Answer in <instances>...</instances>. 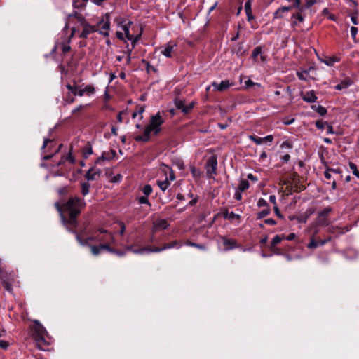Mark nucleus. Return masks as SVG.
Instances as JSON below:
<instances>
[{"label": "nucleus", "instance_id": "nucleus-23", "mask_svg": "<svg viewBox=\"0 0 359 359\" xmlns=\"http://www.w3.org/2000/svg\"><path fill=\"white\" fill-rule=\"evenodd\" d=\"M358 10L357 7L351 8L348 15L351 17V22L354 25L358 24Z\"/></svg>", "mask_w": 359, "mask_h": 359}, {"label": "nucleus", "instance_id": "nucleus-21", "mask_svg": "<svg viewBox=\"0 0 359 359\" xmlns=\"http://www.w3.org/2000/svg\"><path fill=\"white\" fill-rule=\"evenodd\" d=\"M292 6H282L275 11L273 13L274 18H282L284 13L290 11Z\"/></svg>", "mask_w": 359, "mask_h": 359}, {"label": "nucleus", "instance_id": "nucleus-34", "mask_svg": "<svg viewBox=\"0 0 359 359\" xmlns=\"http://www.w3.org/2000/svg\"><path fill=\"white\" fill-rule=\"evenodd\" d=\"M250 187V184L246 180H241L238 186V189L241 191H244L248 189Z\"/></svg>", "mask_w": 359, "mask_h": 359}, {"label": "nucleus", "instance_id": "nucleus-55", "mask_svg": "<svg viewBox=\"0 0 359 359\" xmlns=\"http://www.w3.org/2000/svg\"><path fill=\"white\" fill-rule=\"evenodd\" d=\"M245 85L246 88H250V87H252V86H257L258 87L260 86L259 83H255L251 79H248V81H246L245 82Z\"/></svg>", "mask_w": 359, "mask_h": 359}, {"label": "nucleus", "instance_id": "nucleus-12", "mask_svg": "<svg viewBox=\"0 0 359 359\" xmlns=\"http://www.w3.org/2000/svg\"><path fill=\"white\" fill-rule=\"evenodd\" d=\"M66 88L74 96L78 95L82 97L84 95V91L83 89H79V87L77 85L67 84Z\"/></svg>", "mask_w": 359, "mask_h": 359}, {"label": "nucleus", "instance_id": "nucleus-58", "mask_svg": "<svg viewBox=\"0 0 359 359\" xmlns=\"http://www.w3.org/2000/svg\"><path fill=\"white\" fill-rule=\"evenodd\" d=\"M358 28L355 27H351V37L353 38V40L355 39V37H356V35L358 34Z\"/></svg>", "mask_w": 359, "mask_h": 359}, {"label": "nucleus", "instance_id": "nucleus-39", "mask_svg": "<svg viewBox=\"0 0 359 359\" xmlns=\"http://www.w3.org/2000/svg\"><path fill=\"white\" fill-rule=\"evenodd\" d=\"M270 212H271V210L269 208H266L264 209L263 210H262L261 212H259L257 214V219H260L262 218H264V217L269 215Z\"/></svg>", "mask_w": 359, "mask_h": 359}, {"label": "nucleus", "instance_id": "nucleus-56", "mask_svg": "<svg viewBox=\"0 0 359 359\" xmlns=\"http://www.w3.org/2000/svg\"><path fill=\"white\" fill-rule=\"evenodd\" d=\"M280 148L283 149V148H287V149H292V144L291 142L290 141H284L281 144H280Z\"/></svg>", "mask_w": 359, "mask_h": 359}, {"label": "nucleus", "instance_id": "nucleus-43", "mask_svg": "<svg viewBox=\"0 0 359 359\" xmlns=\"http://www.w3.org/2000/svg\"><path fill=\"white\" fill-rule=\"evenodd\" d=\"M147 249L146 252H160L163 250H165V248H164V245L163 247H155V248H151V247H147Z\"/></svg>", "mask_w": 359, "mask_h": 359}, {"label": "nucleus", "instance_id": "nucleus-5", "mask_svg": "<svg viewBox=\"0 0 359 359\" xmlns=\"http://www.w3.org/2000/svg\"><path fill=\"white\" fill-rule=\"evenodd\" d=\"M217 161L215 156H210L206 162L205 170L208 178L215 179L214 175L217 173Z\"/></svg>", "mask_w": 359, "mask_h": 359}, {"label": "nucleus", "instance_id": "nucleus-51", "mask_svg": "<svg viewBox=\"0 0 359 359\" xmlns=\"http://www.w3.org/2000/svg\"><path fill=\"white\" fill-rule=\"evenodd\" d=\"M148 196H141L140 198H138V201L140 204H147L149 206H151V203H149L148 198H147Z\"/></svg>", "mask_w": 359, "mask_h": 359}, {"label": "nucleus", "instance_id": "nucleus-49", "mask_svg": "<svg viewBox=\"0 0 359 359\" xmlns=\"http://www.w3.org/2000/svg\"><path fill=\"white\" fill-rule=\"evenodd\" d=\"M292 19H296L299 22H302L304 20V16L302 15L301 13H297L292 15Z\"/></svg>", "mask_w": 359, "mask_h": 359}, {"label": "nucleus", "instance_id": "nucleus-4", "mask_svg": "<svg viewBox=\"0 0 359 359\" xmlns=\"http://www.w3.org/2000/svg\"><path fill=\"white\" fill-rule=\"evenodd\" d=\"M116 21L118 22V24H122L121 27L122 29L124 31L127 39L131 41L133 48H135L137 42L139 41L141 36V34H139L137 36H134L130 34L129 28L130 25L132 24L131 21H128L127 23H123L125 21L121 18L116 20Z\"/></svg>", "mask_w": 359, "mask_h": 359}, {"label": "nucleus", "instance_id": "nucleus-35", "mask_svg": "<svg viewBox=\"0 0 359 359\" xmlns=\"http://www.w3.org/2000/svg\"><path fill=\"white\" fill-rule=\"evenodd\" d=\"M181 246L182 245L177 241H173L170 243L164 244V248H165V250L170 249L172 248H180Z\"/></svg>", "mask_w": 359, "mask_h": 359}, {"label": "nucleus", "instance_id": "nucleus-10", "mask_svg": "<svg viewBox=\"0 0 359 359\" xmlns=\"http://www.w3.org/2000/svg\"><path fill=\"white\" fill-rule=\"evenodd\" d=\"M221 239L225 251L233 250L238 246L235 239H229L225 236H222Z\"/></svg>", "mask_w": 359, "mask_h": 359}, {"label": "nucleus", "instance_id": "nucleus-22", "mask_svg": "<svg viewBox=\"0 0 359 359\" xmlns=\"http://www.w3.org/2000/svg\"><path fill=\"white\" fill-rule=\"evenodd\" d=\"M147 248H137L135 245H128L126 248V252H132L134 254H143L146 252Z\"/></svg>", "mask_w": 359, "mask_h": 359}, {"label": "nucleus", "instance_id": "nucleus-17", "mask_svg": "<svg viewBox=\"0 0 359 359\" xmlns=\"http://www.w3.org/2000/svg\"><path fill=\"white\" fill-rule=\"evenodd\" d=\"M285 239V236L276 235L272 240L270 244V249L272 252L278 253L276 251H278V248L276 247V245L281 242L282 240Z\"/></svg>", "mask_w": 359, "mask_h": 359}, {"label": "nucleus", "instance_id": "nucleus-47", "mask_svg": "<svg viewBox=\"0 0 359 359\" xmlns=\"http://www.w3.org/2000/svg\"><path fill=\"white\" fill-rule=\"evenodd\" d=\"M327 123L326 121H321V120H319V121H317L316 122V126L318 128V129H324L325 127L327 128Z\"/></svg>", "mask_w": 359, "mask_h": 359}, {"label": "nucleus", "instance_id": "nucleus-64", "mask_svg": "<svg viewBox=\"0 0 359 359\" xmlns=\"http://www.w3.org/2000/svg\"><path fill=\"white\" fill-rule=\"evenodd\" d=\"M317 2L315 0H307L305 4V6L307 8H309L314 4H316Z\"/></svg>", "mask_w": 359, "mask_h": 359}, {"label": "nucleus", "instance_id": "nucleus-52", "mask_svg": "<svg viewBox=\"0 0 359 359\" xmlns=\"http://www.w3.org/2000/svg\"><path fill=\"white\" fill-rule=\"evenodd\" d=\"M318 246V241H316L314 238H311L310 242L307 245V247L311 249L316 248Z\"/></svg>", "mask_w": 359, "mask_h": 359}, {"label": "nucleus", "instance_id": "nucleus-60", "mask_svg": "<svg viewBox=\"0 0 359 359\" xmlns=\"http://www.w3.org/2000/svg\"><path fill=\"white\" fill-rule=\"evenodd\" d=\"M307 74H308V72L306 71H304V72H297V75L298 78L300 80L305 81V80H306V78L305 77V75Z\"/></svg>", "mask_w": 359, "mask_h": 359}, {"label": "nucleus", "instance_id": "nucleus-2", "mask_svg": "<svg viewBox=\"0 0 359 359\" xmlns=\"http://www.w3.org/2000/svg\"><path fill=\"white\" fill-rule=\"evenodd\" d=\"M163 119L160 112L152 116L150 118L149 123L144 130L143 135H137L134 139L136 142H147L150 140L151 134L158 135L161 130V125L163 123Z\"/></svg>", "mask_w": 359, "mask_h": 359}, {"label": "nucleus", "instance_id": "nucleus-54", "mask_svg": "<svg viewBox=\"0 0 359 359\" xmlns=\"http://www.w3.org/2000/svg\"><path fill=\"white\" fill-rule=\"evenodd\" d=\"M5 290L8 292H11L13 290L11 281H6L5 283H2Z\"/></svg>", "mask_w": 359, "mask_h": 359}, {"label": "nucleus", "instance_id": "nucleus-42", "mask_svg": "<svg viewBox=\"0 0 359 359\" xmlns=\"http://www.w3.org/2000/svg\"><path fill=\"white\" fill-rule=\"evenodd\" d=\"M249 139L253 141L257 144H261L264 142V139H262V137H259L254 135H250Z\"/></svg>", "mask_w": 359, "mask_h": 359}, {"label": "nucleus", "instance_id": "nucleus-61", "mask_svg": "<svg viewBox=\"0 0 359 359\" xmlns=\"http://www.w3.org/2000/svg\"><path fill=\"white\" fill-rule=\"evenodd\" d=\"M53 140L50 139V138H48V137H45L44 140H43V144L42 145V147H41V149H44L46 146L49 144V143H51L53 142Z\"/></svg>", "mask_w": 359, "mask_h": 359}, {"label": "nucleus", "instance_id": "nucleus-1", "mask_svg": "<svg viewBox=\"0 0 359 359\" xmlns=\"http://www.w3.org/2000/svg\"><path fill=\"white\" fill-rule=\"evenodd\" d=\"M86 203L84 200L78 196L70 197L62 205L58 203L55 204L57 211L60 212L62 224L69 232H74L72 228L77 226V217L81 214L82 209L86 207Z\"/></svg>", "mask_w": 359, "mask_h": 359}, {"label": "nucleus", "instance_id": "nucleus-27", "mask_svg": "<svg viewBox=\"0 0 359 359\" xmlns=\"http://www.w3.org/2000/svg\"><path fill=\"white\" fill-rule=\"evenodd\" d=\"M339 57L337 56L333 57H327L325 60H323L322 62L326 64L327 66H333L335 62H338L339 61Z\"/></svg>", "mask_w": 359, "mask_h": 359}, {"label": "nucleus", "instance_id": "nucleus-57", "mask_svg": "<svg viewBox=\"0 0 359 359\" xmlns=\"http://www.w3.org/2000/svg\"><path fill=\"white\" fill-rule=\"evenodd\" d=\"M126 252H126V249L123 251L113 249L112 252H111V253L116 255L118 257H122V256L125 255L126 254Z\"/></svg>", "mask_w": 359, "mask_h": 359}, {"label": "nucleus", "instance_id": "nucleus-20", "mask_svg": "<svg viewBox=\"0 0 359 359\" xmlns=\"http://www.w3.org/2000/svg\"><path fill=\"white\" fill-rule=\"evenodd\" d=\"M302 99L308 103H313L317 100V97L313 90H310L304 94Z\"/></svg>", "mask_w": 359, "mask_h": 359}, {"label": "nucleus", "instance_id": "nucleus-62", "mask_svg": "<svg viewBox=\"0 0 359 359\" xmlns=\"http://www.w3.org/2000/svg\"><path fill=\"white\" fill-rule=\"evenodd\" d=\"M144 110H145V109H144V106H138L137 107V109L136 111L138 113L139 115H140V119H142V118H143L142 114H143Z\"/></svg>", "mask_w": 359, "mask_h": 359}, {"label": "nucleus", "instance_id": "nucleus-31", "mask_svg": "<svg viewBox=\"0 0 359 359\" xmlns=\"http://www.w3.org/2000/svg\"><path fill=\"white\" fill-rule=\"evenodd\" d=\"M90 185L88 182H82L81 184V194L83 196H86L87 194H89L90 192Z\"/></svg>", "mask_w": 359, "mask_h": 359}, {"label": "nucleus", "instance_id": "nucleus-50", "mask_svg": "<svg viewBox=\"0 0 359 359\" xmlns=\"http://www.w3.org/2000/svg\"><path fill=\"white\" fill-rule=\"evenodd\" d=\"M257 206L259 208H262V207L269 208L266 201L262 198H261L258 200Z\"/></svg>", "mask_w": 359, "mask_h": 359}, {"label": "nucleus", "instance_id": "nucleus-3", "mask_svg": "<svg viewBox=\"0 0 359 359\" xmlns=\"http://www.w3.org/2000/svg\"><path fill=\"white\" fill-rule=\"evenodd\" d=\"M74 20H76L81 27H82L83 30L79 34V38L86 39L88 35L91 33H94L97 31V29L95 26L90 25L86 19L77 12H74L72 14H69L67 17V22L65 26V29H67L69 25Z\"/></svg>", "mask_w": 359, "mask_h": 359}, {"label": "nucleus", "instance_id": "nucleus-37", "mask_svg": "<svg viewBox=\"0 0 359 359\" xmlns=\"http://www.w3.org/2000/svg\"><path fill=\"white\" fill-rule=\"evenodd\" d=\"M84 158H87L88 156L93 154V149L91 145L88 143L83 149Z\"/></svg>", "mask_w": 359, "mask_h": 359}, {"label": "nucleus", "instance_id": "nucleus-24", "mask_svg": "<svg viewBox=\"0 0 359 359\" xmlns=\"http://www.w3.org/2000/svg\"><path fill=\"white\" fill-rule=\"evenodd\" d=\"M65 161H67L70 162L71 163H74L75 159L72 155V150H70L65 156H63L61 158V160L57 164V166L62 165Z\"/></svg>", "mask_w": 359, "mask_h": 359}, {"label": "nucleus", "instance_id": "nucleus-30", "mask_svg": "<svg viewBox=\"0 0 359 359\" xmlns=\"http://www.w3.org/2000/svg\"><path fill=\"white\" fill-rule=\"evenodd\" d=\"M72 229L74 231V232H72L73 233H75L76 234V241L80 243V245H83V246H90V245L88 244V241H90V239H89V237H88L86 239H82L76 232V231L74 229V228H72Z\"/></svg>", "mask_w": 359, "mask_h": 359}, {"label": "nucleus", "instance_id": "nucleus-41", "mask_svg": "<svg viewBox=\"0 0 359 359\" xmlns=\"http://www.w3.org/2000/svg\"><path fill=\"white\" fill-rule=\"evenodd\" d=\"M90 251H91V253L95 255V256H97L98 255L102 250L100 247V245H90Z\"/></svg>", "mask_w": 359, "mask_h": 359}, {"label": "nucleus", "instance_id": "nucleus-8", "mask_svg": "<svg viewBox=\"0 0 359 359\" xmlns=\"http://www.w3.org/2000/svg\"><path fill=\"white\" fill-rule=\"evenodd\" d=\"M177 45L173 41H169L161 48V53L168 58L173 57L177 51Z\"/></svg>", "mask_w": 359, "mask_h": 359}, {"label": "nucleus", "instance_id": "nucleus-28", "mask_svg": "<svg viewBox=\"0 0 359 359\" xmlns=\"http://www.w3.org/2000/svg\"><path fill=\"white\" fill-rule=\"evenodd\" d=\"M156 183H157L158 186L159 187V188L163 191H165L170 184V182L168 181V177H166L165 180H158L156 182Z\"/></svg>", "mask_w": 359, "mask_h": 359}, {"label": "nucleus", "instance_id": "nucleus-14", "mask_svg": "<svg viewBox=\"0 0 359 359\" xmlns=\"http://www.w3.org/2000/svg\"><path fill=\"white\" fill-rule=\"evenodd\" d=\"M116 152L115 150H111L109 152H103L102 154V156L100 157H99L96 161H95V163H100V161H110L111 160L112 158H114V156H116Z\"/></svg>", "mask_w": 359, "mask_h": 359}, {"label": "nucleus", "instance_id": "nucleus-36", "mask_svg": "<svg viewBox=\"0 0 359 359\" xmlns=\"http://www.w3.org/2000/svg\"><path fill=\"white\" fill-rule=\"evenodd\" d=\"M88 0H73V6L75 8L85 7Z\"/></svg>", "mask_w": 359, "mask_h": 359}, {"label": "nucleus", "instance_id": "nucleus-48", "mask_svg": "<svg viewBox=\"0 0 359 359\" xmlns=\"http://www.w3.org/2000/svg\"><path fill=\"white\" fill-rule=\"evenodd\" d=\"M0 278L1 280V283H5L6 281H11V279L9 277V276L6 273H4L3 271L1 273Z\"/></svg>", "mask_w": 359, "mask_h": 359}, {"label": "nucleus", "instance_id": "nucleus-11", "mask_svg": "<svg viewBox=\"0 0 359 359\" xmlns=\"http://www.w3.org/2000/svg\"><path fill=\"white\" fill-rule=\"evenodd\" d=\"M76 31V29L75 27H72V33H71L70 36H69V38L67 39V42H63V43H60L61 50H62L63 53H67L70 51L71 46H69V43L71 41L72 38L75 34Z\"/></svg>", "mask_w": 359, "mask_h": 359}, {"label": "nucleus", "instance_id": "nucleus-19", "mask_svg": "<svg viewBox=\"0 0 359 359\" xmlns=\"http://www.w3.org/2000/svg\"><path fill=\"white\" fill-rule=\"evenodd\" d=\"M353 83V81L351 78L346 77L335 86V89L341 90L348 88Z\"/></svg>", "mask_w": 359, "mask_h": 359}, {"label": "nucleus", "instance_id": "nucleus-25", "mask_svg": "<svg viewBox=\"0 0 359 359\" xmlns=\"http://www.w3.org/2000/svg\"><path fill=\"white\" fill-rule=\"evenodd\" d=\"M154 226L156 229H165L168 226V224L165 219H161L156 220L154 223Z\"/></svg>", "mask_w": 359, "mask_h": 359}, {"label": "nucleus", "instance_id": "nucleus-53", "mask_svg": "<svg viewBox=\"0 0 359 359\" xmlns=\"http://www.w3.org/2000/svg\"><path fill=\"white\" fill-rule=\"evenodd\" d=\"M100 247L102 250H105L109 252H112L113 250V248H111L108 243H101L100 244Z\"/></svg>", "mask_w": 359, "mask_h": 359}, {"label": "nucleus", "instance_id": "nucleus-38", "mask_svg": "<svg viewBox=\"0 0 359 359\" xmlns=\"http://www.w3.org/2000/svg\"><path fill=\"white\" fill-rule=\"evenodd\" d=\"M262 53V48L260 46L256 47L252 53V57L253 60L257 62V57L261 55Z\"/></svg>", "mask_w": 359, "mask_h": 359}, {"label": "nucleus", "instance_id": "nucleus-7", "mask_svg": "<svg viewBox=\"0 0 359 359\" xmlns=\"http://www.w3.org/2000/svg\"><path fill=\"white\" fill-rule=\"evenodd\" d=\"M332 211V208L326 207L318 214L316 222L320 226H327L329 225L328 216Z\"/></svg>", "mask_w": 359, "mask_h": 359}, {"label": "nucleus", "instance_id": "nucleus-59", "mask_svg": "<svg viewBox=\"0 0 359 359\" xmlns=\"http://www.w3.org/2000/svg\"><path fill=\"white\" fill-rule=\"evenodd\" d=\"M240 218H241V216L238 214L234 213L233 212H231L228 217V219H231V220L235 219H239Z\"/></svg>", "mask_w": 359, "mask_h": 359}, {"label": "nucleus", "instance_id": "nucleus-33", "mask_svg": "<svg viewBox=\"0 0 359 359\" xmlns=\"http://www.w3.org/2000/svg\"><path fill=\"white\" fill-rule=\"evenodd\" d=\"M83 90L84 91V95H86L88 96H90L95 93V89L93 86L92 85H88L84 88H83Z\"/></svg>", "mask_w": 359, "mask_h": 359}, {"label": "nucleus", "instance_id": "nucleus-13", "mask_svg": "<svg viewBox=\"0 0 359 359\" xmlns=\"http://www.w3.org/2000/svg\"><path fill=\"white\" fill-rule=\"evenodd\" d=\"M46 331L44 327L39 323L38 321H35V325L33 327V337L40 336V335H45Z\"/></svg>", "mask_w": 359, "mask_h": 359}, {"label": "nucleus", "instance_id": "nucleus-46", "mask_svg": "<svg viewBox=\"0 0 359 359\" xmlns=\"http://www.w3.org/2000/svg\"><path fill=\"white\" fill-rule=\"evenodd\" d=\"M252 0H248L245 3L244 8L245 13H250V12H252Z\"/></svg>", "mask_w": 359, "mask_h": 359}, {"label": "nucleus", "instance_id": "nucleus-9", "mask_svg": "<svg viewBox=\"0 0 359 359\" xmlns=\"http://www.w3.org/2000/svg\"><path fill=\"white\" fill-rule=\"evenodd\" d=\"M175 105L177 109H180L184 114L189 113L194 107L193 102L185 105L184 100L177 98L175 100Z\"/></svg>", "mask_w": 359, "mask_h": 359}, {"label": "nucleus", "instance_id": "nucleus-40", "mask_svg": "<svg viewBox=\"0 0 359 359\" xmlns=\"http://www.w3.org/2000/svg\"><path fill=\"white\" fill-rule=\"evenodd\" d=\"M348 165L353 174L359 179V171L358 170L357 165L353 162H349Z\"/></svg>", "mask_w": 359, "mask_h": 359}, {"label": "nucleus", "instance_id": "nucleus-29", "mask_svg": "<svg viewBox=\"0 0 359 359\" xmlns=\"http://www.w3.org/2000/svg\"><path fill=\"white\" fill-rule=\"evenodd\" d=\"M184 244L187 246L196 248L201 250H205L207 249L205 245L204 244L194 243L188 240L184 243Z\"/></svg>", "mask_w": 359, "mask_h": 359}, {"label": "nucleus", "instance_id": "nucleus-44", "mask_svg": "<svg viewBox=\"0 0 359 359\" xmlns=\"http://www.w3.org/2000/svg\"><path fill=\"white\" fill-rule=\"evenodd\" d=\"M142 191L146 196H149L152 192V187L150 184H146Z\"/></svg>", "mask_w": 359, "mask_h": 359}, {"label": "nucleus", "instance_id": "nucleus-45", "mask_svg": "<svg viewBox=\"0 0 359 359\" xmlns=\"http://www.w3.org/2000/svg\"><path fill=\"white\" fill-rule=\"evenodd\" d=\"M75 96H74L69 91L67 94L65 101L68 104H72L75 102Z\"/></svg>", "mask_w": 359, "mask_h": 359}, {"label": "nucleus", "instance_id": "nucleus-63", "mask_svg": "<svg viewBox=\"0 0 359 359\" xmlns=\"http://www.w3.org/2000/svg\"><path fill=\"white\" fill-rule=\"evenodd\" d=\"M241 192L242 191H240L239 189L236 191L235 194H234V198L236 199L237 201H241L242 199Z\"/></svg>", "mask_w": 359, "mask_h": 359}, {"label": "nucleus", "instance_id": "nucleus-16", "mask_svg": "<svg viewBox=\"0 0 359 359\" xmlns=\"http://www.w3.org/2000/svg\"><path fill=\"white\" fill-rule=\"evenodd\" d=\"M212 85L215 89L221 92L228 89L231 86V83L228 80L222 81L219 83L213 82Z\"/></svg>", "mask_w": 359, "mask_h": 359}, {"label": "nucleus", "instance_id": "nucleus-6", "mask_svg": "<svg viewBox=\"0 0 359 359\" xmlns=\"http://www.w3.org/2000/svg\"><path fill=\"white\" fill-rule=\"evenodd\" d=\"M113 236L112 235L108 232L107 230H104L103 229H100L98 230V233L89 236V239H90V241H95L97 243H102L108 242L110 239H112Z\"/></svg>", "mask_w": 359, "mask_h": 359}, {"label": "nucleus", "instance_id": "nucleus-26", "mask_svg": "<svg viewBox=\"0 0 359 359\" xmlns=\"http://www.w3.org/2000/svg\"><path fill=\"white\" fill-rule=\"evenodd\" d=\"M110 29V22L109 20H107L102 25L101 29L99 33L104 36H109V29Z\"/></svg>", "mask_w": 359, "mask_h": 359}, {"label": "nucleus", "instance_id": "nucleus-15", "mask_svg": "<svg viewBox=\"0 0 359 359\" xmlns=\"http://www.w3.org/2000/svg\"><path fill=\"white\" fill-rule=\"evenodd\" d=\"M44 336L45 335H40L34 337L37 347L43 351H44L48 345Z\"/></svg>", "mask_w": 359, "mask_h": 359}, {"label": "nucleus", "instance_id": "nucleus-32", "mask_svg": "<svg viewBox=\"0 0 359 359\" xmlns=\"http://www.w3.org/2000/svg\"><path fill=\"white\" fill-rule=\"evenodd\" d=\"M311 108L317 111L320 116H324L327 113V109L321 105H313Z\"/></svg>", "mask_w": 359, "mask_h": 359}, {"label": "nucleus", "instance_id": "nucleus-18", "mask_svg": "<svg viewBox=\"0 0 359 359\" xmlns=\"http://www.w3.org/2000/svg\"><path fill=\"white\" fill-rule=\"evenodd\" d=\"M100 175V170L99 169L95 170L94 168H91L88 170V172L85 175V177L88 180H95L97 178V176Z\"/></svg>", "mask_w": 359, "mask_h": 359}]
</instances>
